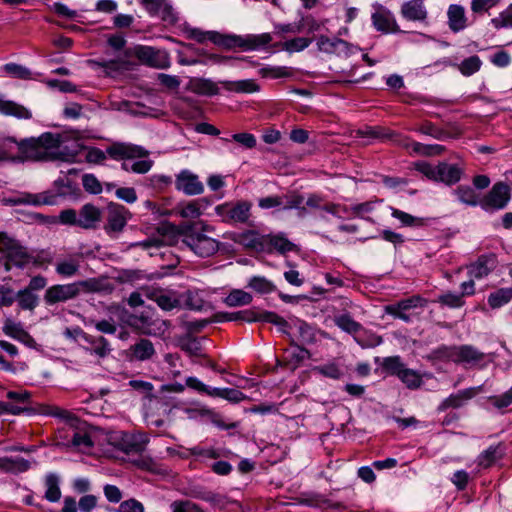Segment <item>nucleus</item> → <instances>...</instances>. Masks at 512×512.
<instances>
[{
	"mask_svg": "<svg viewBox=\"0 0 512 512\" xmlns=\"http://www.w3.org/2000/svg\"><path fill=\"white\" fill-rule=\"evenodd\" d=\"M60 144V136L50 132L22 139V162L60 159Z\"/></svg>",
	"mask_w": 512,
	"mask_h": 512,
	"instance_id": "nucleus-1",
	"label": "nucleus"
},
{
	"mask_svg": "<svg viewBox=\"0 0 512 512\" xmlns=\"http://www.w3.org/2000/svg\"><path fill=\"white\" fill-rule=\"evenodd\" d=\"M214 228L204 222L186 224L182 227V242L200 257L214 255L219 249V242L208 233Z\"/></svg>",
	"mask_w": 512,
	"mask_h": 512,
	"instance_id": "nucleus-2",
	"label": "nucleus"
},
{
	"mask_svg": "<svg viewBox=\"0 0 512 512\" xmlns=\"http://www.w3.org/2000/svg\"><path fill=\"white\" fill-rule=\"evenodd\" d=\"M35 411L45 416L58 418L68 424L72 429L71 445L79 451L87 452L92 448L93 441L90 435L81 429L84 423L74 413L52 404H40Z\"/></svg>",
	"mask_w": 512,
	"mask_h": 512,
	"instance_id": "nucleus-3",
	"label": "nucleus"
},
{
	"mask_svg": "<svg viewBox=\"0 0 512 512\" xmlns=\"http://www.w3.org/2000/svg\"><path fill=\"white\" fill-rule=\"evenodd\" d=\"M0 252L4 255L5 269L10 270L12 267H24L34 261L37 264L49 262V257L34 259V257L21 246L16 240L9 238L4 233H0Z\"/></svg>",
	"mask_w": 512,
	"mask_h": 512,
	"instance_id": "nucleus-4",
	"label": "nucleus"
},
{
	"mask_svg": "<svg viewBox=\"0 0 512 512\" xmlns=\"http://www.w3.org/2000/svg\"><path fill=\"white\" fill-rule=\"evenodd\" d=\"M106 155L112 159H134L142 158L148 155V151L141 146L127 144V143H114L109 146L106 152L99 148H90L86 153V161L93 164H100L106 160Z\"/></svg>",
	"mask_w": 512,
	"mask_h": 512,
	"instance_id": "nucleus-5",
	"label": "nucleus"
},
{
	"mask_svg": "<svg viewBox=\"0 0 512 512\" xmlns=\"http://www.w3.org/2000/svg\"><path fill=\"white\" fill-rule=\"evenodd\" d=\"M214 318L215 321L217 322L237 320H243L247 322L262 321L267 323H273L281 327V329L287 326V321L281 316L277 315L274 312H267L259 309H248L232 313L220 312L215 314Z\"/></svg>",
	"mask_w": 512,
	"mask_h": 512,
	"instance_id": "nucleus-6",
	"label": "nucleus"
},
{
	"mask_svg": "<svg viewBox=\"0 0 512 512\" xmlns=\"http://www.w3.org/2000/svg\"><path fill=\"white\" fill-rule=\"evenodd\" d=\"M427 305V299L419 295H413L397 303L386 305L384 310L387 314L409 322L411 317L420 313L419 310Z\"/></svg>",
	"mask_w": 512,
	"mask_h": 512,
	"instance_id": "nucleus-7",
	"label": "nucleus"
},
{
	"mask_svg": "<svg viewBox=\"0 0 512 512\" xmlns=\"http://www.w3.org/2000/svg\"><path fill=\"white\" fill-rule=\"evenodd\" d=\"M511 199V190L505 182L495 183L489 192L480 199L479 206L487 211L494 212L505 209Z\"/></svg>",
	"mask_w": 512,
	"mask_h": 512,
	"instance_id": "nucleus-8",
	"label": "nucleus"
},
{
	"mask_svg": "<svg viewBox=\"0 0 512 512\" xmlns=\"http://www.w3.org/2000/svg\"><path fill=\"white\" fill-rule=\"evenodd\" d=\"M273 37L270 33L235 35L228 34L225 38V49L241 48L242 50H259L271 43Z\"/></svg>",
	"mask_w": 512,
	"mask_h": 512,
	"instance_id": "nucleus-9",
	"label": "nucleus"
},
{
	"mask_svg": "<svg viewBox=\"0 0 512 512\" xmlns=\"http://www.w3.org/2000/svg\"><path fill=\"white\" fill-rule=\"evenodd\" d=\"M186 386L202 394H206L210 397H217L226 399L232 403H239L246 399V396L238 389L233 388H211L202 383L196 377H187Z\"/></svg>",
	"mask_w": 512,
	"mask_h": 512,
	"instance_id": "nucleus-10",
	"label": "nucleus"
},
{
	"mask_svg": "<svg viewBox=\"0 0 512 512\" xmlns=\"http://www.w3.org/2000/svg\"><path fill=\"white\" fill-rule=\"evenodd\" d=\"M251 204L247 201L228 202L215 208L222 221L229 224L245 223L250 217Z\"/></svg>",
	"mask_w": 512,
	"mask_h": 512,
	"instance_id": "nucleus-11",
	"label": "nucleus"
},
{
	"mask_svg": "<svg viewBox=\"0 0 512 512\" xmlns=\"http://www.w3.org/2000/svg\"><path fill=\"white\" fill-rule=\"evenodd\" d=\"M443 356L454 363L478 365L483 361L485 354L471 345H461L444 348Z\"/></svg>",
	"mask_w": 512,
	"mask_h": 512,
	"instance_id": "nucleus-12",
	"label": "nucleus"
},
{
	"mask_svg": "<svg viewBox=\"0 0 512 512\" xmlns=\"http://www.w3.org/2000/svg\"><path fill=\"white\" fill-rule=\"evenodd\" d=\"M317 49L326 54H335L340 57H348L357 52L358 47L347 41L337 38L320 35L316 38Z\"/></svg>",
	"mask_w": 512,
	"mask_h": 512,
	"instance_id": "nucleus-13",
	"label": "nucleus"
},
{
	"mask_svg": "<svg viewBox=\"0 0 512 512\" xmlns=\"http://www.w3.org/2000/svg\"><path fill=\"white\" fill-rule=\"evenodd\" d=\"M131 218V213L123 205L110 203L107 207V218L104 229L107 234L114 235L121 232Z\"/></svg>",
	"mask_w": 512,
	"mask_h": 512,
	"instance_id": "nucleus-14",
	"label": "nucleus"
},
{
	"mask_svg": "<svg viewBox=\"0 0 512 512\" xmlns=\"http://www.w3.org/2000/svg\"><path fill=\"white\" fill-rule=\"evenodd\" d=\"M136 54L143 63L153 68L165 69L170 66V57L165 50L141 46L137 49Z\"/></svg>",
	"mask_w": 512,
	"mask_h": 512,
	"instance_id": "nucleus-15",
	"label": "nucleus"
},
{
	"mask_svg": "<svg viewBox=\"0 0 512 512\" xmlns=\"http://www.w3.org/2000/svg\"><path fill=\"white\" fill-rule=\"evenodd\" d=\"M481 390L482 388L480 386L459 390L445 398L437 407V411L443 412L448 409H459L463 407L469 400L478 395Z\"/></svg>",
	"mask_w": 512,
	"mask_h": 512,
	"instance_id": "nucleus-16",
	"label": "nucleus"
},
{
	"mask_svg": "<svg viewBox=\"0 0 512 512\" xmlns=\"http://www.w3.org/2000/svg\"><path fill=\"white\" fill-rule=\"evenodd\" d=\"M175 187L186 195H199L204 191V185L199 177L189 170H182L176 175Z\"/></svg>",
	"mask_w": 512,
	"mask_h": 512,
	"instance_id": "nucleus-17",
	"label": "nucleus"
},
{
	"mask_svg": "<svg viewBox=\"0 0 512 512\" xmlns=\"http://www.w3.org/2000/svg\"><path fill=\"white\" fill-rule=\"evenodd\" d=\"M102 220V211L93 204H85L78 211V227L96 229Z\"/></svg>",
	"mask_w": 512,
	"mask_h": 512,
	"instance_id": "nucleus-18",
	"label": "nucleus"
},
{
	"mask_svg": "<svg viewBox=\"0 0 512 512\" xmlns=\"http://www.w3.org/2000/svg\"><path fill=\"white\" fill-rule=\"evenodd\" d=\"M447 25L453 33H459L469 26L466 10L462 5L451 4L447 9Z\"/></svg>",
	"mask_w": 512,
	"mask_h": 512,
	"instance_id": "nucleus-19",
	"label": "nucleus"
},
{
	"mask_svg": "<svg viewBox=\"0 0 512 512\" xmlns=\"http://www.w3.org/2000/svg\"><path fill=\"white\" fill-rule=\"evenodd\" d=\"M373 26L377 31L382 33H397L399 32L394 15L387 9L380 8L371 16Z\"/></svg>",
	"mask_w": 512,
	"mask_h": 512,
	"instance_id": "nucleus-20",
	"label": "nucleus"
},
{
	"mask_svg": "<svg viewBox=\"0 0 512 512\" xmlns=\"http://www.w3.org/2000/svg\"><path fill=\"white\" fill-rule=\"evenodd\" d=\"M0 160L22 162V140L13 137L0 140Z\"/></svg>",
	"mask_w": 512,
	"mask_h": 512,
	"instance_id": "nucleus-21",
	"label": "nucleus"
},
{
	"mask_svg": "<svg viewBox=\"0 0 512 512\" xmlns=\"http://www.w3.org/2000/svg\"><path fill=\"white\" fill-rule=\"evenodd\" d=\"M400 13L409 21L424 22L428 17V11L424 2L409 0L402 4Z\"/></svg>",
	"mask_w": 512,
	"mask_h": 512,
	"instance_id": "nucleus-22",
	"label": "nucleus"
},
{
	"mask_svg": "<svg viewBox=\"0 0 512 512\" xmlns=\"http://www.w3.org/2000/svg\"><path fill=\"white\" fill-rule=\"evenodd\" d=\"M3 332L14 338L28 347H33L35 345V340L33 337L23 328L21 323H17L12 321L11 319H7L3 326Z\"/></svg>",
	"mask_w": 512,
	"mask_h": 512,
	"instance_id": "nucleus-23",
	"label": "nucleus"
},
{
	"mask_svg": "<svg viewBox=\"0 0 512 512\" xmlns=\"http://www.w3.org/2000/svg\"><path fill=\"white\" fill-rule=\"evenodd\" d=\"M462 173L463 171L458 165L440 162L437 165L436 181L453 185L461 179Z\"/></svg>",
	"mask_w": 512,
	"mask_h": 512,
	"instance_id": "nucleus-24",
	"label": "nucleus"
},
{
	"mask_svg": "<svg viewBox=\"0 0 512 512\" xmlns=\"http://www.w3.org/2000/svg\"><path fill=\"white\" fill-rule=\"evenodd\" d=\"M490 263L493 264L492 259L485 257V256L480 257L475 263L471 264L468 267V275L471 278H482V277L488 275V273L490 271V266H489ZM473 286H474V281H473V279H470L468 281H464L461 284L460 288H472Z\"/></svg>",
	"mask_w": 512,
	"mask_h": 512,
	"instance_id": "nucleus-25",
	"label": "nucleus"
},
{
	"mask_svg": "<svg viewBox=\"0 0 512 512\" xmlns=\"http://www.w3.org/2000/svg\"><path fill=\"white\" fill-rule=\"evenodd\" d=\"M297 246L289 241L284 234L267 235L266 238V253L277 251L281 254H286L295 251Z\"/></svg>",
	"mask_w": 512,
	"mask_h": 512,
	"instance_id": "nucleus-26",
	"label": "nucleus"
},
{
	"mask_svg": "<svg viewBox=\"0 0 512 512\" xmlns=\"http://www.w3.org/2000/svg\"><path fill=\"white\" fill-rule=\"evenodd\" d=\"M138 321L140 322L138 328L146 335H162L168 328L166 321L158 318L152 319L148 316H140Z\"/></svg>",
	"mask_w": 512,
	"mask_h": 512,
	"instance_id": "nucleus-27",
	"label": "nucleus"
},
{
	"mask_svg": "<svg viewBox=\"0 0 512 512\" xmlns=\"http://www.w3.org/2000/svg\"><path fill=\"white\" fill-rule=\"evenodd\" d=\"M223 88L230 92L250 94L260 90V86L253 79H243L237 81H220Z\"/></svg>",
	"mask_w": 512,
	"mask_h": 512,
	"instance_id": "nucleus-28",
	"label": "nucleus"
},
{
	"mask_svg": "<svg viewBox=\"0 0 512 512\" xmlns=\"http://www.w3.org/2000/svg\"><path fill=\"white\" fill-rule=\"evenodd\" d=\"M52 196L48 193H21L18 196L14 197L11 201L16 205L24 204V205H33V206H41L52 204Z\"/></svg>",
	"mask_w": 512,
	"mask_h": 512,
	"instance_id": "nucleus-29",
	"label": "nucleus"
},
{
	"mask_svg": "<svg viewBox=\"0 0 512 512\" xmlns=\"http://www.w3.org/2000/svg\"><path fill=\"white\" fill-rule=\"evenodd\" d=\"M146 296L154 300L163 310H171L179 307L181 302L178 298L170 294H164L163 290H145Z\"/></svg>",
	"mask_w": 512,
	"mask_h": 512,
	"instance_id": "nucleus-30",
	"label": "nucleus"
},
{
	"mask_svg": "<svg viewBox=\"0 0 512 512\" xmlns=\"http://www.w3.org/2000/svg\"><path fill=\"white\" fill-rule=\"evenodd\" d=\"M0 113L18 119H30L32 117L31 112L26 107L2 98H0Z\"/></svg>",
	"mask_w": 512,
	"mask_h": 512,
	"instance_id": "nucleus-31",
	"label": "nucleus"
},
{
	"mask_svg": "<svg viewBox=\"0 0 512 512\" xmlns=\"http://www.w3.org/2000/svg\"><path fill=\"white\" fill-rule=\"evenodd\" d=\"M189 37L200 43L209 40L217 46L225 48V38H228V34H222L216 31H202L200 29H192L189 31Z\"/></svg>",
	"mask_w": 512,
	"mask_h": 512,
	"instance_id": "nucleus-32",
	"label": "nucleus"
},
{
	"mask_svg": "<svg viewBox=\"0 0 512 512\" xmlns=\"http://www.w3.org/2000/svg\"><path fill=\"white\" fill-rule=\"evenodd\" d=\"M504 453L505 448L502 444L490 446L478 456V465L482 468H488L501 459Z\"/></svg>",
	"mask_w": 512,
	"mask_h": 512,
	"instance_id": "nucleus-33",
	"label": "nucleus"
},
{
	"mask_svg": "<svg viewBox=\"0 0 512 512\" xmlns=\"http://www.w3.org/2000/svg\"><path fill=\"white\" fill-rule=\"evenodd\" d=\"M147 442L142 435H128L122 439L121 449L126 454H139L145 450Z\"/></svg>",
	"mask_w": 512,
	"mask_h": 512,
	"instance_id": "nucleus-34",
	"label": "nucleus"
},
{
	"mask_svg": "<svg viewBox=\"0 0 512 512\" xmlns=\"http://www.w3.org/2000/svg\"><path fill=\"white\" fill-rule=\"evenodd\" d=\"M191 91L204 96H214L219 93V88L210 79L196 78L190 81Z\"/></svg>",
	"mask_w": 512,
	"mask_h": 512,
	"instance_id": "nucleus-35",
	"label": "nucleus"
},
{
	"mask_svg": "<svg viewBox=\"0 0 512 512\" xmlns=\"http://www.w3.org/2000/svg\"><path fill=\"white\" fill-rule=\"evenodd\" d=\"M130 351L132 356L139 361L149 360L155 354L154 346L148 339H140L130 347Z\"/></svg>",
	"mask_w": 512,
	"mask_h": 512,
	"instance_id": "nucleus-36",
	"label": "nucleus"
},
{
	"mask_svg": "<svg viewBox=\"0 0 512 512\" xmlns=\"http://www.w3.org/2000/svg\"><path fill=\"white\" fill-rule=\"evenodd\" d=\"M267 235H260L254 231H249L242 235V243L257 252H266Z\"/></svg>",
	"mask_w": 512,
	"mask_h": 512,
	"instance_id": "nucleus-37",
	"label": "nucleus"
},
{
	"mask_svg": "<svg viewBox=\"0 0 512 512\" xmlns=\"http://www.w3.org/2000/svg\"><path fill=\"white\" fill-rule=\"evenodd\" d=\"M30 464L22 457H1L0 468L9 472H24L28 470Z\"/></svg>",
	"mask_w": 512,
	"mask_h": 512,
	"instance_id": "nucleus-38",
	"label": "nucleus"
},
{
	"mask_svg": "<svg viewBox=\"0 0 512 512\" xmlns=\"http://www.w3.org/2000/svg\"><path fill=\"white\" fill-rule=\"evenodd\" d=\"M391 215L398 219L402 226L406 227H422L426 225L427 219L421 217H415L402 210L391 207Z\"/></svg>",
	"mask_w": 512,
	"mask_h": 512,
	"instance_id": "nucleus-39",
	"label": "nucleus"
},
{
	"mask_svg": "<svg viewBox=\"0 0 512 512\" xmlns=\"http://www.w3.org/2000/svg\"><path fill=\"white\" fill-rule=\"evenodd\" d=\"M253 297L244 290H230V293L224 297V303L229 307L244 306L251 303Z\"/></svg>",
	"mask_w": 512,
	"mask_h": 512,
	"instance_id": "nucleus-40",
	"label": "nucleus"
},
{
	"mask_svg": "<svg viewBox=\"0 0 512 512\" xmlns=\"http://www.w3.org/2000/svg\"><path fill=\"white\" fill-rule=\"evenodd\" d=\"M132 463L139 469L148 471L154 474H161L164 470L161 464L150 456L139 453V456L132 461Z\"/></svg>",
	"mask_w": 512,
	"mask_h": 512,
	"instance_id": "nucleus-41",
	"label": "nucleus"
},
{
	"mask_svg": "<svg viewBox=\"0 0 512 512\" xmlns=\"http://www.w3.org/2000/svg\"><path fill=\"white\" fill-rule=\"evenodd\" d=\"M454 193L457 196L458 200L466 205H469V206L479 205V202H480L479 195L470 186L460 185L455 189Z\"/></svg>",
	"mask_w": 512,
	"mask_h": 512,
	"instance_id": "nucleus-42",
	"label": "nucleus"
},
{
	"mask_svg": "<svg viewBox=\"0 0 512 512\" xmlns=\"http://www.w3.org/2000/svg\"><path fill=\"white\" fill-rule=\"evenodd\" d=\"M45 498L50 502H57L61 498L59 478L56 474L50 473L45 479Z\"/></svg>",
	"mask_w": 512,
	"mask_h": 512,
	"instance_id": "nucleus-43",
	"label": "nucleus"
},
{
	"mask_svg": "<svg viewBox=\"0 0 512 512\" xmlns=\"http://www.w3.org/2000/svg\"><path fill=\"white\" fill-rule=\"evenodd\" d=\"M335 324L342 329L343 331L356 335L363 330V327L360 323L356 322L352 317L348 314H342L335 317Z\"/></svg>",
	"mask_w": 512,
	"mask_h": 512,
	"instance_id": "nucleus-44",
	"label": "nucleus"
},
{
	"mask_svg": "<svg viewBox=\"0 0 512 512\" xmlns=\"http://www.w3.org/2000/svg\"><path fill=\"white\" fill-rule=\"evenodd\" d=\"M312 42L311 38L296 37L282 43L276 44L280 49L289 53L301 52L306 49Z\"/></svg>",
	"mask_w": 512,
	"mask_h": 512,
	"instance_id": "nucleus-45",
	"label": "nucleus"
},
{
	"mask_svg": "<svg viewBox=\"0 0 512 512\" xmlns=\"http://www.w3.org/2000/svg\"><path fill=\"white\" fill-rule=\"evenodd\" d=\"M84 339L91 344L92 352L101 358L107 356L111 351L109 342L103 336L85 335Z\"/></svg>",
	"mask_w": 512,
	"mask_h": 512,
	"instance_id": "nucleus-46",
	"label": "nucleus"
},
{
	"mask_svg": "<svg viewBox=\"0 0 512 512\" xmlns=\"http://www.w3.org/2000/svg\"><path fill=\"white\" fill-rule=\"evenodd\" d=\"M357 136L360 137H368L372 139H388L391 138L393 135V132L390 130H387L381 126H366L362 129H358L356 132Z\"/></svg>",
	"mask_w": 512,
	"mask_h": 512,
	"instance_id": "nucleus-47",
	"label": "nucleus"
},
{
	"mask_svg": "<svg viewBox=\"0 0 512 512\" xmlns=\"http://www.w3.org/2000/svg\"><path fill=\"white\" fill-rule=\"evenodd\" d=\"M177 213L188 219H196L202 215L201 204L199 200H193L184 204H179L176 208Z\"/></svg>",
	"mask_w": 512,
	"mask_h": 512,
	"instance_id": "nucleus-48",
	"label": "nucleus"
},
{
	"mask_svg": "<svg viewBox=\"0 0 512 512\" xmlns=\"http://www.w3.org/2000/svg\"><path fill=\"white\" fill-rule=\"evenodd\" d=\"M482 61L477 55L470 56L457 64V68L463 76L469 77L480 70Z\"/></svg>",
	"mask_w": 512,
	"mask_h": 512,
	"instance_id": "nucleus-49",
	"label": "nucleus"
},
{
	"mask_svg": "<svg viewBox=\"0 0 512 512\" xmlns=\"http://www.w3.org/2000/svg\"><path fill=\"white\" fill-rule=\"evenodd\" d=\"M474 290L467 291L461 293H451L448 292L439 297L438 301L451 308H457L463 305V297L473 295Z\"/></svg>",
	"mask_w": 512,
	"mask_h": 512,
	"instance_id": "nucleus-50",
	"label": "nucleus"
},
{
	"mask_svg": "<svg viewBox=\"0 0 512 512\" xmlns=\"http://www.w3.org/2000/svg\"><path fill=\"white\" fill-rule=\"evenodd\" d=\"M399 379L405 384L408 389L414 390L421 387L423 381L421 375L412 369L404 368L399 375Z\"/></svg>",
	"mask_w": 512,
	"mask_h": 512,
	"instance_id": "nucleus-51",
	"label": "nucleus"
},
{
	"mask_svg": "<svg viewBox=\"0 0 512 512\" xmlns=\"http://www.w3.org/2000/svg\"><path fill=\"white\" fill-rule=\"evenodd\" d=\"M315 373L324 377L338 380L343 376V370L336 362H329L313 368Z\"/></svg>",
	"mask_w": 512,
	"mask_h": 512,
	"instance_id": "nucleus-52",
	"label": "nucleus"
},
{
	"mask_svg": "<svg viewBox=\"0 0 512 512\" xmlns=\"http://www.w3.org/2000/svg\"><path fill=\"white\" fill-rule=\"evenodd\" d=\"M445 151V147L439 144H413V153L420 156H437Z\"/></svg>",
	"mask_w": 512,
	"mask_h": 512,
	"instance_id": "nucleus-53",
	"label": "nucleus"
},
{
	"mask_svg": "<svg viewBox=\"0 0 512 512\" xmlns=\"http://www.w3.org/2000/svg\"><path fill=\"white\" fill-rule=\"evenodd\" d=\"M77 295V290H46L45 299L47 303L54 304L72 299Z\"/></svg>",
	"mask_w": 512,
	"mask_h": 512,
	"instance_id": "nucleus-54",
	"label": "nucleus"
},
{
	"mask_svg": "<svg viewBox=\"0 0 512 512\" xmlns=\"http://www.w3.org/2000/svg\"><path fill=\"white\" fill-rule=\"evenodd\" d=\"M512 299V290H496L491 293L488 298V303L491 308H500Z\"/></svg>",
	"mask_w": 512,
	"mask_h": 512,
	"instance_id": "nucleus-55",
	"label": "nucleus"
},
{
	"mask_svg": "<svg viewBox=\"0 0 512 512\" xmlns=\"http://www.w3.org/2000/svg\"><path fill=\"white\" fill-rule=\"evenodd\" d=\"M153 166V161L150 159L137 160L133 163L124 162L122 168L125 171H131L137 174L147 173Z\"/></svg>",
	"mask_w": 512,
	"mask_h": 512,
	"instance_id": "nucleus-56",
	"label": "nucleus"
},
{
	"mask_svg": "<svg viewBox=\"0 0 512 512\" xmlns=\"http://www.w3.org/2000/svg\"><path fill=\"white\" fill-rule=\"evenodd\" d=\"M224 142L235 141L246 149H252L256 146V138L251 133H236L231 138H221Z\"/></svg>",
	"mask_w": 512,
	"mask_h": 512,
	"instance_id": "nucleus-57",
	"label": "nucleus"
},
{
	"mask_svg": "<svg viewBox=\"0 0 512 512\" xmlns=\"http://www.w3.org/2000/svg\"><path fill=\"white\" fill-rule=\"evenodd\" d=\"M382 367L391 375L397 376L399 378V375L404 370L405 365L401 362L399 356H393L384 358Z\"/></svg>",
	"mask_w": 512,
	"mask_h": 512,
	"instance_id": "nucleus-58",
	"label": "nucleus"
},
{
	"mask_svg": "<svg viewBox=\"0 0 512 512\" xmlns=\"http://www.w3.org/2000/svg\"><path fill=\"white\" fill-rule=\"evenodd\" d=\"M4 71L15 78L24 80L32 79L31 71L28 68L16 63L5 64Z\"/></svg>",
	"mask_w": 512,
	"mask_h": 512,
	"instance_id": "nucleus-59",
	"label": "nucleus"
},
{
	"mask_svg": "<svg viewBox=\"0 0 512 512\" xmlns=\"http://www.w3.org/2000/svg\"><path fill=\"white\" fill-rule=\"evenodd\" d=\"M420 133L425 135H429L437 140H444L449 137V134L445 132L443 129L438 128L432 122L426 121L424 122L418 129Z\"/></svg>",
	"mask_w": 512,
	"mask_h": 512,
	"instance_id": "nucleus-60",
	"label": "nucleus"
},
{
	"mask_svg": "<svg viewBox=\"0 0 512 512\" xmlns=\"http://www.w3.org/2000/svg\"><path fill=\"white\" fill-rule=\"evenodd\" d=\"M495 29L512 28V4L497 17L491 20Z\"/></svg>",
	"mask_w": 512,
	"mask_h": 512,
	"instance_id": "nucleus-61",
	"label": "nucleus"
},
{
	"mask_svg": "<svg viewBox=\"0 0 512 512\" xmlns=\"http://www.w3.org/2000/svg\"><path fill=\"white\" fill-rule=\"evenodd\" d=\"M259 75L263 78L278 79L289 76V72L286 67L280 66H265L259 69Z\"/></svg>",
	"mask_w": 512,
	"mask_h": 512,
	"instance_id": "nucleus-62",
	"label": "nucleus"
},
{
	"mask_svg": "<svg viewBox=\"0 0 512 512\" xmlns=\"http://www.w3.org/2000/svg\"><path fill=\"white\" fill-rule=\"evenodd\" d=\"M172 512H203L202 508L190 500H176L170 504Z\"/></svg>",
	"mask_w": 512,
	"mask_h": 512,
	"instance_id": "nucleus-63",
	"label": "nucleus"
},
{
	"mask_svg": "<svg viewBox=\"0 0 512 512\" xmlns=\"http://www.w3.org/2000/svg\"><path fill=\"white\" fill-rule=\"evenodd\" d=\"M18 303L23 309H33L38 303V298L33 294V290H19Z\"/></svg>",
	"mask_w": 512,
	"mask_h": 512,
	"instance_id": "nucleus-64",
	"label": "nucleus"
}]
</instances>
